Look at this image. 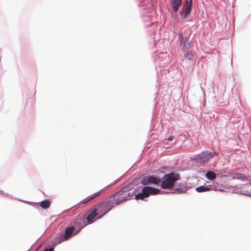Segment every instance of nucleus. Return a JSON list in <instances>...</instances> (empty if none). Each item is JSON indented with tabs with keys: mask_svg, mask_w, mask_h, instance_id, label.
<instances>
[{
	"mask_svg": "<svg viewBox=\"0 0 251 251\" xmlns=\"http://www.w3.org/2000/svg\"><path fill=\"white\" fill-rule=\"evenodd\" d=\"M133 195V193L129 190L128 187H125L109 198L115 206L130 200Z\"/></svg>",
	"mask_w": 251,
	"mask_h": 251,
	"instance_id": "1",
	"label": "nucleus"
},
{
	"mask_svg": "<svg viewBox=\"0 0 251 251\" xmlns=\"http://www.w3.org/2000/svg\"><path fill=\"white\" fill-rule=\"evenodd\" d=\"M114 205H113L109 197L105 199L103 201L98 204L93 208L99 214L98 218H100L110 210H111Z\"/></svg>",
	"mask_w": 251,
	"mask_h": 251,
	"instance_id": "2",
	"label": "nucleus"
},
{
	"mask_svg": "<svg viewBox=\"0 0 251 251\" xmlns=\"http://www.w3.org/2000/svg\"><path fill=\"white\" fill-rule=\"evenodd\" d=\"M180 179L179 174L171 173L164 175L161 181V186L163 189L172 188L176 181Z\"/></svg>",
	"mask_w": 251,
	"mask_h": 251,
	"instance_id": "3",
	"label": "nucleus"
},
{
	"mask_svg": "<svg viewBox=\"0 0 251 251\" xmlns=\"http://www.w3.org/2000/svg\"><path fill=\"white\" fill-rule=\"evenodd\" d=\"M83 220L81 218H77L74 221V225L67 228L65 230V234L64 235V240H67L71 237L75 235L80 230V229L86 225L87 224L84 225L80 224V223Z\"/></svg>",
	"mask_w": 251,
	"mask_h": 251,
	"instance_id": "4",
	"label": "nucleus"
},
{
	"mask_svg": "<svg viewBox=\"0 0 251 251\" xmlns=\"http://www.w3.org/2000/svg\"><path fill=\"white\" fill-rule=\"evenodd\" d=\"M160 190L150 186L144 187L141 193H138L135 196L136 200H143L148 198L150 195H156L159 194Z\"/></svg>",
	"mask_w": 251,
	"mask_h": 251,
	"instance_id": "5",
	"label": "nucleus"
},
{
	"mask_svg": "<svg viewBox=\"0 0 251 251\" xmlns=\"http://www.w3.org/2000/svg\"><path fill=\"white\" fill-rule=\"evenodd\" d=\"M216 155L215 152H202L201 153L197 155L193 160L196 161L198 163H204L208 162L211 158Z\"/></svg>",
	"mask_w": 251,
	"mask_h": 251,
	"instance_id": "6",
	"label": "nucleus"
},
{
	"mask_svg": "<svg viewBox=\"0 0 251 251\" xmlns=\"http://www.w3.org/2000/svg\"><path fill=\"white\" fill-rule=\"evenodd\" d=\"M178 35L180 40V46L183 51H184L191 47V44L190 42H187L188 38L184 36L182 33H179Z\"/></svg>",
	"mask_w": 251,
	"mask_h": 251,
	"instance_id": "7",
	"label": "nucleus"
},
{
	"mask_svg": "<svg viewBox=\"0 0 251 251\" xmlns=\"http://www.w3.org/2000/svg\"><path fill=\"white\" fill-rule=\"evenodd\" d=\"M161 180L153 176H146L144 177L142 183L144 185H147L150 184H158L160 183Z\"/></svg>",
	"mask_w": 251,
	"mask_h": 251,
	"instance_id": "8",
	"label": "nucleus"
},
{
	"mask_svg": "<svg viewBox=\"0 0 251 251\" xmlns=\"http://www.w3.org/2000/svg\"><path fill=\"white\" fill-rule=\"evenodd\" d=\"M106 190V188H103V189L100 190L99 191L96 192L95 193L92 194L91 196H89L87 198L83 200L82 201H81L80 202V203L82 204H86V203L89 202V201H92L93 200H94L97 197L99 196L101 194L103 193Z\"/></svg>",
	"mask_w": 251,
	"mask_h": 251,
	"instance_id": "9",
	"label": "nucleus"
},
{
	"mask_svg": "<svg viewBox=\"0 0 251 251\" xmlns=\"http://www.w3.org/2000/svg\"><path fill=\"white\" fill-rule=\"evenodd\" d=\"M97 217H99V214L93 208L91 213L86 218V219L87 221V224L92 223L95 221L96 220L98 219L99 218H98ZM80 218L82 220H84V219H85V218H84L83 219H82L81 218ZM82 222L83 223L84 221H82Z\"/></svg>",
	"mask_w": 251,
	"mask_h": 251,
	"instance_id": "10",
	"label": "nucleus"
},
{
	"mask_svg": "<svg viewBox=\"0 0 251 251\" xmlns=\"http://www.w3.org/2000/svg\"><path fill=\"white\" fill-rule=\"evenodd\" d=\"M213 184V183L212 185H208L207 186H200L197 187L196 190L200 193L209 191H216L217 189Z\"/></svg>",
	"mask_w": 251,
	"mask_h": 251,
	"instance_id": "11",
	"label": "nucleus"
},
{
	"mask_svg": "<svg viewBox=\"0 0 251 251\" xmlns=\"http://www.w3.org/2000/svg\"><path fill=\"white\" fill-rule=\"evenodd\" d=\"M172 7L173 11L175 12H176L182 3V0H172Z\"/></svg>",
	"mask_w": 251,
	"mask_h": 251,
	"instance_id": "12",
	"label": "nucleus"
},
{
	"mask_svg": "<svg viewBox=\"0 0 251 251\" xmlns=\"http://www.w3.org/2000/svg\"><path fill=\"white\" fill-rule=\"evenodd\" d=\"M192 7V0H190L189 3L187 2V6L185 11V17H187L190 13Z\"/></svg>",
	"mask_w": 251,
	"mask_h": 251,
	"instance_id": "13",
	"label": "nucleus"
},
{
	"mask_svg": "<svg viewBox=\"0 0 251 251\" xmlns=\"http://www.w3.org/2000/svg\"><path fill=\"white\" fill-rule=\"evenodd\" d=\"M205 176L209 180H214L216 178V175L212 171H208L205 174Z\"/></svg>",
	"mask_w": 251,
	"mask_h": 251,
	"instance_id": "14",
	"label": "nucleus"
},
{
	"mask_svg": "<svg viewBox=\"0 0 251 251\" xmlns=\"http://www.w3.org/2000/svg\"><path fill=\"white\" fill-rule=\"evenodd\" d=\"M50 205V201L49 200H45L41 201L40 203V206L43 209L48 208Z\"/></svg>",
	"mask_w": 251,
	"mask_h": 251,
	"instance_id": "15",
	"label": "nucleus"
},
{
	"mask_svg": "<svg viewBox=\"0 0 251 251\" xmlns=\"http://www.w3.org/2000/svg\"><path fill=\"white\" fill-rule=\"evenodd\" d=\"M185 58L190 60L192 59L193 57V54L191 52H187L186 50L183 51Z\"/></svg>",
	"mask_w": 251,
	"mask_h": 251,
	"instance_id": "16",
	"label": "nucleus"
},
{
	"mask_svg": "<svg viewBox=\"0 0 251 251\" xmlns=\"http://www.w3.org/2000/svg\"><path fill=\"white\" fill-rule=\"evenodd\" d=\"M175 191L177 193H181L182 192V189H179V188H177L175 190Z\"/></svg>",
	"mask_w": 251,
	"mask_h": 251,
	"instance_id": "17",
	"label": "nucleus"
},
{
	"mask_svg": "<svg viewBox=\"0 0 251 251\" xmlns=\"http://www.w3.org/2000/svg\"><path fill=\"white\" fill-rule=\"evenodd\" d=\"M44 251H53V249L52 248L46 249Z\"/></svg>",
	"mask_w": 251,
	"mask_h": 251,
	"instance_id": "18",
	"label": "nucleus"
},
{
	"mask_svg": "<svg viewBox=\"0 0 251 251\" xmlns=\"http://www.w3.org/2000/svg\"><path fill=\"white\" fill-rule=\"evenodd\" d=\"M173 139H174V137L173 136H171L169 138H168V140L172 141V140H173Z\"/></svg>",
	"mask_w": 251,
	"mask_h": 251,
	"instance_id": "19",
	"label": "nucleus"
}]
</instances>
